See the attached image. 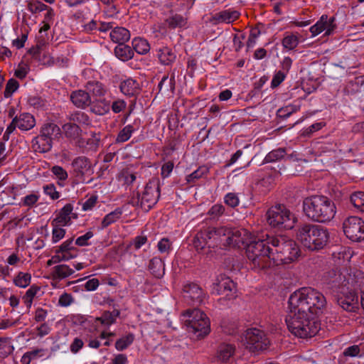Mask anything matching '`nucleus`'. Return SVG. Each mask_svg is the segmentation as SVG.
I'll list each match as a JSON object with an SVG mask.
<instances>
[{"mask_svg": "<svg viewBox=\"0 0 364 364\" xmlns=\"http://www.w3.org/2000/svg\"><path fill=\"white\" fill-rule=\"evenodd\" d=\"M324 296L319 291L304 287L295 291L289 299L286 323L289 331L299 338L312 337L320 326L316 317L326 306Z\"/></svg>", "mask_w": 364, "mask_h": 364, "instance_id": "1", "label": "nucleus"}, {"mask_svg": "<svg viewBox=\"0 0 364 364\" xmlns=\"http://www.w3.org/2000/svg\"><path fill=\"white\" fill-rule=\"evenodd\" d=\"M248 246L247 257L254 268L262 269L273 265L289 264L299 256L296 242L284 235L262 236Z\"/></svg>", "mask_w": 364, "mask_h": 364, "instance_id": "2", "label": "nucleus"}, {"mask_svg": "<svg viewBox=\"0 0 364 364\" xmlns=\"http://www.w3.org/2000/svg\"><path fill=\"white\" fill-rule=\"evenodd\" d=\"M303 208L308 218L320 223L331 220L336 214L334 203L323 196L306 198L304 200Z\"/></svg>", "mask_w": 364, "mask_h": 364, "instance_id": "3", "label": "nucleus"}, {"mask_svg": "<svg viewBox=\"0 0 364 364\" xmlns=\"http://www.w3.org/2000/svg\"><path fill=\"white\" fill-rule=\"evenodd\" d=\"M296 239L305 248L318 250L327 244L328 233L318 225L305 224L298 228Z\"/></svg>", "mask_w": 364, "mask_h": 364, "instance_id": "4", "label": "nucleus"}, {"mask_svg": "<svg viewBox=\"0 0 364 364\" xmlns=\"http://www.w3.org/2000/svg\"><path fill=\"white\" fill-rule=\"evenodd\" d=\"M218 240L220 245L224 247H238L241 245L246 246V251L248 246L262 239L258 235H255L246 229H230L225 227L218 228Z\"/></svg>", "mask_w": 364, "mask_h": 364, "instance_id": "5", "label": "nucleus"}, {"mask_svg": "<svg viewBox=\"0 0 364 364\" xmlns=\"http://www.w3.org/2000/svg\"><path fill=\"white\" fill-rule=\"evenodd\" d=\"M181 320L187 330L197 334L198 337L205 336L210 332V320L200 309L186 310L181 314Z\"/></svg>", "mask_w": 364, "mask_h": 364, "instance_id": "6", "label": "nucleus"}, {"mask_svg": "<svg viewBox=\"0 0 364 364\" xmlns=\"http://www.w3.org/2000/svg\"><path fill=\"white\" fill-rule=\"evenodd\" d=\"M268 225L279 230L291 229L296 221L294 215L284 205L272 206L266 213Z\"/></svg>", "mask_w": 364, "mask_h": 364, "instance_id": "7", "label": "nucleus"}, {"mask_svg": "<svg viewBox=\"0 0 364 364\" xmlns=\"http://www.w3.org/2000/svg\"><path fill=\"white\" fill-rule=\"evenodd\" d=\"M357 269H348L333 268L332 269L324 273L323 280L324 282L331 285L332 287H346L348 285L352 287L350 278H353L354 272Z\"/></svg>", "mask_w": 364, "mask_h": 364, "instance_id": "8", "label": "nucleus"}, {"mask_svg": "<svg viewBox=\"0 0 364 364\" xmlns=\"http://www.w3.org/2000/svg\"><path fill=\"white\" fill-rule=\"evenodd\" d=\"M242 342L246 348L252 352L265 350L269 345V341L265 333L257 328L247 330Z\"/></svg>", "mask_w": 364, "mask_h": 364, "instance_id": "9", "label": "nucleus"}, {"mask_svg": "<svg viewBox=\"0 0 364 364\" xmlns=\"http://www.w3.org/2000/svg\"><path fill=\"white\" fill-rule=\"evenodd\" d=\"M60 134V129L58 125L53 123L44 124L41 128L40 135L36 139V144H38L39 151H49L52 148L53 139Z\"/></svg>", "mask_w": 364, "mask_h": 364, "instance_id": "10", "label": "nucleus"}, {"mask_svg": "<svg viewBox=\"0 0 364 364\" xmlns=\"http://www.w3.org/2000/svg\"><path fill=\"white\" fill-rule=\"evenodd\" d=\"M195 249L200 252H204L205 247H214L220 245L218 240V228H208L200 231L195 236L193 242Z\"/></svg>", "mask_w": 364, "mask_h": 364, "instance_id": "11", "label": "nucleus"}, {"mask_svg": "<svg viewBox=\"0 0 364 364\" xmlns=\"http://www.w3.org/2000/svg\"><path fill=\"white\" fill-rule=\"evenodd\" d=\"M343 232L346 237L353 242L364 240V221L358 216H350L343 223Z\"/></svg>", "mask_w": 364, "mask_h": 364, "instance_id": "12", "label": "nucleus"}, {"mask_svg": "<svg viewBox=\"0 0 364 364\" xmlns=\"http://www.w3.org/2000/svg\"><path fill=\"white\" fill-rule=\"evenodd\" d=\"M159 198V183L150 181L146 185L142 193L139 196L137 205L144 211H149L156 203Z\"/></svg>", "mask_w": 364, "mask_h": 364, "instance_id": "13", "label": "nucleus"}, {"mask_svg": "<svg viewBox=\"0 0 364 364\" xmlns=\"http://www.w3.org/2000/svg\"><path fill=\"white\" fill-rule=\"evenodd\" d=\"M336 28L335 18L323 14L316 23L310 27L309 31L312 37L317 36L322 33H323V36H329L333 33Z\"/></svg>", "mask_w": 364, "mask_h": 364, "instance_id": "14", "label": "nucleus"}, {"mask_svg": "<svg viewBox=\"0 0 364 364\" xmlns=\"http://www.w3.org/2000/svg\"><path fill=\"white\" fill-rule=\"evenodd\" d=\"M212 291L218 295H224L230 300L235 297V284L229 277H221L218 282L213 284Z\"/></svg>", "mask_w": 364, "mask_h": 364, "instance_id": "15", "label": "nucleus"}, {"mask_svg": "<svg viewBox=\"0 0 364 364\" xmlns=\"http://www.w3.org/2000/svg\"><path fill=\"white\" fill-rule=\"evenodd\" d=\"M55 253L59 255L62 261H69L77 257L78 250L73 246V239L70 238L58 246Z\"/></svg>", "mask_w": 364, "mask_h": 364, "instance_id": "16", "label": "nucleus"}, {"mask_svg": "<svg viewBox=\"0 0 364 364\" xmlns=\"http://www.w3.org/2000/svg\"><path fill=\"white\" fill-rule=\"evenodd\" d=\"M338 305L346 311H353L358 306V296L352 291L341 292L337 299Z\"/></svg>", "mask_w": 364, "mask_h": 364, "instance_id": "17", "label": "nucleus"}, {"mask_svg": "<svg viewBox=\"0 0 364 364\" xmlns=\"http://www.w3.org/2000/svg\"><path fill=\"white\" fill-rule=\"evenodd\" d=\"M76 218V214L73 213V206L70 203H68L58 211L52 222L53 224L68 226L71 224L72 219Z\"/></svg>", "mask_w": 364, "mask_h": 364, "instance_id": "18", "label": "nucleus"}, {"mask_svg": "<svg viewBox=\"0 0 364 364\" xmlns=\"http://www.w3.org/2000/svg\"><path fill=\"white\" fill-rule=\"evenodd\" d=\"M183 296L193 304H198L203 301L204 293L203 289L196 284H188L183 287Z\"/></svg>", "mask_w": 364, "mask_h": 364, "instance_id": "19", "label": "nucleus"}, {"mask_svg": "<svg viewBox=\"0 0 364 364\" xmlns=\"http://www.w3.org/2000/svg\"><path fill=\"white\" fill-rule=\"evenodd\" d=\"M14 123L22 131L31 129L36 125L33 116L29 113H22L14 118Z\"/></svg>", "mask_w": 364, "mask_h": 364, "instance_id": "20", "label": "nucleus"}, {"mask_svg": "<svg viewBox=\"0 0 364 364\" xmlns=\"http://www.w3.org/2000/svg\"><path fill=\"white\" fill-rule=\"evenodd\" d=\"M62 129L65 136L69 139L74 141L77 145V141L82 136V130L80 126L70 122L63 124Z\"/></svg>", "mask_w": 364, "mask_h": 364, "instance_id": "21", "label": "nucleus"}, {"mask_svg": "<svg viewBox=\"0 0 364 364\" xmlns=\"http://www.w3.org/2000/svg\"><path fill=\"white\" fill-rule=\"evenodd\" d=\"M70 100L79 108H85L91 103V98L89 94L81 90L73 92L70 95Z\"/></svg>", "mask_w": 364, "mask_h": 364, "instance_id": "22", "label": "nucleus"}, {"mask_svg": "<svg viewBox=\"0 0 364 364\" xmlns=\"http://www.w3.org/2000/svg\"><path fill=\"white\" fill-rule=\"evenodd\" d=\"M235 353V346L232 344L223 343L220 345L216 353L218 361L221 363L228 362L233 357Z\"/></svg>", "mask_w": 364, "mask_h": 364, "instance_id": "23", "label": "nucleus"}, {"mask_svg": "<svg viewBox=\"0 0 364 364\" xmlns=\"http://www.w3.org/2000/svg\"><path fill=\"white\" fill-rule=\"evenodd\" d=\"M72 167L77 176H83L90 169L91 163L85 156H79L72 162Z\"/></svg>", "mask_w": 364, "mask_h": 364, "instance_id": "24", "label": "nucleus"}, {"mask_svg": "<svg viewBox=\"0 0 364 364\" xmlns=\"http://www.w3.org/2000/svg\"><path fill=\"white\" fill-rule=\"evenodd\" d=\"M121 92L127 96H134L139 92V84L132 78H127L120 84Z\"/></svg>", "mask_w": 364, "mask_h": 364, "instance_id": "25", "label": "nucleus"}, {"mask_svg": "<svg viewBox=\"0 0 364 364\" xmlns=\"http://www.w3.org/2000/svg\"><path fill=\"white\" fill-rule=\"evenodd\" d=\"M240 14L235 10H225L220 12L216 13L213 18L216 23H230L239 18Z\"/></svg>", "mask_w": 364, "mask_h": 364, "instance_id": "26", "label": "nucleus"}, {"mask_svg": "<svg viewBox=\"0 0 364 364\" xmlns=\"http://www.w3.org/2000/svg\"><path fill=\"white\" fill-rule=\"evenodd\" d=\"M109 36L112 41L114 43H119V45L121 43L124 44L130 38L129 31L123 27L115 28L110 32Z\"/></svg>", "mask_w": 364, "mask_h": 364, "instance_id": "27", "label": "nucleus"}, {"mask_svg": "<svg viewBox=\"0 0 364 364\" xmlns=\"http://www.w3.org/2000/svg\"><path fill=\"white\" fill-rule=\"evenodd\" d=\"M99 141V136L95 133H92L90 136L88 138H84L81 136V138L77 141V146L80 148L92 150L97 148Z\"/></svg>", "mask_w": 364, "mask_h": 364, "instance_id": "28", "label": "nucleus"}, {"mask_svg": "<svg viewBox=\"0 0 364 364\" xmlns=\"http://www.w3.org/2000/svg\"><path fill=\"white\" fill-rule=\"evenodd\" d=\"M352 287L354 288H359L361 293L360 304L364 309V276L363 273L360 271L354 272L353 278H350Z\"/></svg>", "mask_w": 364, "mask_h": 364, "instance_id": "29", "label": "nucleus"}, {"mask_svg": "<svg viewBox=\"0 0 364 364\" xmlns=\"http://www.w3.org/2000/svg\"><path fill=\"white\" fill-rule=\"evenodd\" d=\"M75 271L67 264L56 265L53 268L52 276L54 279H63L72 275Z\"/></svg>", "mask_w": 364, "mask_h": 364, "instance_id": "30", "label": "nucleus"}, {"mask_svg": "<svg viewBox=\"0 0 364 364\" xmlns=\"http://www.w3.org/2000/svg\"><path fill=\"white\" fill-rule=\"evenodd\" d=\"M158 58L164 65H170L176 59V54L168 47H163L158 51Z\"/></svg>", "mask_w": 364, "mask_h": 364, "instance_id": "31", "label": "nucleus"}, {"mask_svg": "<svg viewBox=\"0 0 364 364\" xmlns=\"http://www.w3.org/2000/svg\"><path fill=\"white\" fill-rule=\"evenodd\" d=\"M114 53L117 58L122 61H127L131 59L134 55L132 48L129 46L124 45V43H121L116 46Z\"/></svg>", "mask_w": 364, "mask_h": 364, "instance_id": "32", "label": "nucleus"}, {"mask_svg": "<svg viewBox=\"0 0 364 364\" xmlns=\"http://www.w3.org/2000/svg\"><path fill=\"white\" fill-rule=\"evenodd\" d=\"M87 90L96 97H103L107 92V88L100 82L90 81L86 85Z\"/></svg>", "mask_w": 364, "mask_h": 364, "instance_id": "33", "label": "nucleus"}, {"mask_svg": "<svg viewBox=\"0 0 364 364\" xmlns=\"http://www.w3.org/2000/svg\"><path fill=\"white\" fill-rule=\"evenodd\" d=\"M149 267L156 277L159 278L164 274V264L160 258L154 257L151 259Z\"/></svg>", "mask_w": 364, "mask_h": 364, "instance_id": "34", "label": "nucleus"}, {"mask_svg": "<svg viewBox=\"0 0 364 364\" xmlns=\"http://www.w3.org/2000/svg\"><path fill=\"white\" fill-rule=\"evenodd\" d=\"M299 44V36L291 33H286L282 39L283 47L289 50H294Z\"/></svg>", "mask_w": 364, "mask_h": 364, "instance_id": "35", "label": "nucleus"}, {"mask_svg": "<svg viewBox=\"0 0 364 364\" xmlns=\"http://www.w3.org/2000/svg\"><path fill=\"white\" fill-rule=\"evenodd\" d=\"M31 275L27 272H19L14 278V284L19 288H26L29 286Z\"/></svg>", "mask_w": 364, "mask_h": 364, "instance_id": "36", "label": "nucleus"}, {"mask_svg": "<svg viewBox=\"0 0 364 364\" xmlns=\"http://www.w3.org/2000/svg\"><path fill=\"white\" fill-rule=\"evenodd\" d=\"M119 315V311L118 310H114L112 312L106 311L100 317L97 318L96 320L100 321L105 326H109L116 321Z\"/></svg>", "mask_w": 364, "mask_h": 364, "instance_id": "37", "label": "nucleus"}, {"mask_svg": "<svg viewBox=\"0 0 364 364\" xmlns=\"http://www.w3.org/2000/svg\"><path fill=\"white\" fill-rule=\"evenodd\" d=\"M132 46L136 53L144 55L147 53L150 50L149 42L141 38H135L132 41Z\"/></svg>", "mask_w": 364, "mask_h": 364, "instance_id": "38", "label": "nucleus"}, {"mask_svg": "<svg viewBox=\"0 0 364 364\" xmlns=\"http://www.w3.org/2000/svg\"><path fill=\"white\" fill-rule=\"evenodd\" d=\"M40 290V287L37 285H32L26 291V294L23 296V300L28 309H30L31 307L33 299L36 296Z\"/></svg>", "mask_w": 364, "mask_h": 364, "instance_id": "39", "label": "nucleus"}, {"mask_svg": "<svg viewBox=\"0 0 364 364\" xmlns=\"http://www.w3.org/2000/svg\"><path fill=\"white\" fill-rule=\"evenodd\" d=\"M69 119L72 123L77 125H89L90 120L88 116L82 112H76L69 115Z\"/></svg>", "mask_w": 364, "mask_h": 364, "instance_id": "40", "label": "nucleus"}, {"mask_svg": "<svg viewBox=\"0 0 364 364\" xmlns=\"http://www.w3.org/2000/svg\"><path fill=\"white\" fill-rule=\"evenodd\" d=\"M136 130L132 124H128L125 126L120 132H119L116 141L117 143H124L127 141H128L133 133Z\"/></svg>", "mask_w": 364, "mask_h": 364, "instance_id": "41", "label": "nucleus"}, {"mask_svg": "<svg viewBox=\"0 0 364 364\" xmlns=\"http://www.w3.org/2000/svg\"><path fill=\"white\" fill-rule=\"evenodd\" d=\"M122 210L120 208H116L112 212L108 213L105 216L102 220V225L103 228H106L111 224L117 221L122 216Z\"/></svg>", "mask_w": 364, "mask_h": 364, "instance_id": "42", "label": "nucleus"}, {"mask_svg": "<svg viewBox=\"0 0 364 364\" xmlns=\"http://www.w3.org/2000/svg\"><path fill=\"white\" fill-rule=\"evenodd\" d=\"M350 202L355 208L364 212V192L358 191L353 193L350 196Z\"/></svg>", "mask_w": 364, "mask_h": 364, "instance_id": "43", "label": "nucleus"}, {"mask_svg": "<svg viewBox=\"0 0 364 364\" xmlns=\"http://www.w3.org/2000/svg\"><path fill=\"white\" fill-rule=\"evenodd\" d=\"M51 225L53 226L52 242L57 243L65 237L66 231L63 228V226L59 224H53V222H52Z\"/></svg>", "mask_w": 364, "mask_h": 364, "instance_id": "44", "label": "nucleus"}, {"mask_svg": "<svg viewBox=\"0 0 364 364\" xmlns=\"http://www.w3.org/2000/svg\"><path fill=\"white\" fill-rule=\"evenodd\" d=\"M168 26L171 28H183L186 26L187 19L181 15H173L167 19Z\"/></svg>", "mask_w": 364, "mask_h": 364, "instance_id": "45", "label": "nucleus"}, {"mask_svg": "<svg viewBox=\"0 0 364 364\" xmlns=\"http://www.w3.org/2000/svg\"><path fill=\"white\" fill-rule=\"evenodd\" d=\"M51 172L55 176L56 179L58 180V183L60 186H63L62 182L66 181L68 177L67 171L60 166H54L51 168Z\"/></svg>", "mask_w": 364, "mask_h": 364, "instance_id": "46", "label": "nucleus"}, {"mask_svg": "<svg viewBox=\"0 0 364 364\" xmlns=\"http://www.w3.org/2000/svg\"><path fill=\"white\" fill-rule=\"evenodd\" d=\"M285 155V150L284 149H277L270 151L265 156L264 161L265 163H272L276 161L280 160Z\"/></svg>", "mask_w": 364, "mask_h": 364, "instance_id": "47", "label": "nucleus"}, {"mask_svg": "<svg viewBox=\"0 0 364 364\" xmlns=\"http://www.w3.org/2000/svg\"><path fill=\"white\" fill-rule=\"evenodd\" d=\"M134 339L133 334H128L116 341L115 348L118 350H123L130 346Z\"/></svg>", "mask_w": 364, "mask_h": 364, "instance_id": "48", "label": "nucleus"}, {"mask_svg": "<svg viewBox=\"0 0 364 364\" xmlns=\"http://www.w3.org/2000/svg\"><path fill=\"white\" fill-rule=\"evenodd\" d=\"M19 87V83L18 81L15 79H10L5 87L4 90V97H10Z\"/></svg>", "mask_w": 364, "mask_h": 364, "instance_id": "49", "label": "nucleus"}, {"mask_svg": "<svg viewBox=\"0 0 364 364\" xmlns=\"http://www.w3.org/2000/svg\"><path fill=\"white\" fill-rule=\"evenodd\" d=\"M352 253L350 249L346 247L341 248L340 251L333 252V257L334 259L342 260L343 262L348 261L351 257Z\"/></svg>", "mask_w": 364, "mask_h": 364, "instance_id": "50", "label": "nucleus"}, {"mask_svg": "<svg viewBox=\"0 0 364 364\" xmlns=\"http://www.w3.org/2000/svg\"><path fill=\"white\" fill-rule=\"evenodd\" d=\"M301 108V105L299 104H292L287 105L284 107L281 108L279 110L280 114L283 117H288L292 113L298 112Z\"/></svg>", "mask_w": 364, "mask_h": 364, "instance_id": "51", "label": "nucleus"}, {"mask_svg": "<svg viewBox=\"0 0 364 364\" xmlns=\"http://www.w3.org/2000/svg\"><path fill=\"white\" fill-rule=\"evenodd\" d=\"M171 245L172 242L168 238L164 237L157 244L158 250L161 253L168 254L171 250Z\"/></svg>", "mask_w": 364, "mask_h": 364, "instance_id": "52", "label": "nucleus"}, {"mask_svg": "<svg viewBox=\"0 0 364 364\" xmlns=\"http://www.w3.org/2000/svg\"><path fill=\"white\" fill-rule=\"evenodd\" d=\"M43 192L46 195L49 196L53 200L58 199L60 197V193L56 191L55 185L52 183L44 186Z\"/></svg>", "mask_w": 364, "mask_h": 364, "instance_id": "53", "label": "nucleus"}, {"mask_svg": "<svg viewBox=\"0 0 364 364\" xmlns=\"http://www.w3.org/2000/svg\"><path fill=\"white\" fill-rule=\"evenodd\" d=\"M29 70V66L27 64L21 63L15 70V75L18 78L23 79L28 73Z\"/></svg>", "mask_w": 364, "mask_h": 364, "instance_id": "54", "label": "nucleus"}, {"mask_svg": "<svg viewBox=\"0 0 364 364\" xmlns=\"http://www.w3.org/2000/svg\"><path fill=\"white\" fill-rule=\"evenodd\" d=\"M239 202L237 196L234 193H228L225 196V203L232 208L237 206Z\"/></svg>", "mask_w": 364, "mask_h": 364, "instance_id": "55", "label": "nucleus"}, {"mask_svg": "<svg viewBox=\"0 0 364 364\" xmlns=\"http://www.w3.org/2000/svg\"><path fill=\"white\" fill-rule=\"evenodd\" d=\"M39 199V196L35 193L29 194L22 199V205L31 207Z\"/></svg>", "mask_w": 364, "mask_h": 364, "instance_id": "56", "label": "nucleus"}, {"mask_svg": "<svg viewBox=\"0 0 364 364\" xmlns=\"http://www.w3.org/2000/svg\"><path fill=\"white\" fill-rule=\"evenodd\" d=\"M84 342L80 338H75L73 341L71 343L70 346V351L75 354L79 352V350L83 347Z\"/></svg>", "mask_w": 364, "mask_h": 364, "instance_id": "57", "label": "nucleus"}, {"mask_svg": "<svg viewBox=\"0 0 364 364\" xmlns=\"http://www.w3.org/2000/svg\"><path fill=\"white\" fill-rule=\"evenodd\" d=\"M225 208L220 204H215L209 210L208 214L213 218H218L224 213Z\"/></svg>", "mask_w": 364, "mask_h": 364, "instance_id": "58", "label": "nucleus"}, {"mask_svg": "<svg viewBox=\"0 0 364 364\" xmlns=\"http://www.w3.org/2000/svg\"><path fill=\"white\" fill-rule=\"evenodd\" d=\"M285 79V75L282 71L277 72L271 82L272 87H277L279 86Z\"/></svg>", "mask_w": 364, "mask_h": 364, "instance_id": "59", "label": "nucleus"}, {"mask_svg": "<svg viewBox=\"0 0 364 364\" xmlns=\"http://www.w3.org/2000/svg\"><path fill=\"white\" fill-rule=\"evenodd\" d=\"M93 237L92 232H87L85 235L78 237L75 240V244L78 246H86L88 245V240Z\"/></svg>", "mask_w": 364, "mask_h": 364, "instance_id": "60", "label": "nucleus"}, {"mask_svg": "<svg viewBox=\"0 0 364 364\" xmlns=\"http://www.w3.org/2000/svg\"><path fill=\"white\" fill-rule=\"evenodd\" d=\"M73 301L71 294L68 293H63L59 298L58 304L60 306H68Z\"/></svg>", "mask_w": 364, "mask_h": 364, "instance_id": "61", "label": "nucleus"}, {"mask_svg": "<svg viewBox=\"0 0 364 364\" xmlns=\"http://www.w3.org/2000/svg\"><path fill=\"white\" fill-rule=\"evenodd\" d=\"M28 9L32 13H37L46 10L48 9V6L41 2L37 1L30 4Z\"/></svg>", "mask_w": 364, "mask_h": 364, "instance_id": "62", "label": "nucleus"}, {"mask_svg": "<svg viewBox=\"0 0 364 364\" xmlns=\"http://www.w3.org/2000/svg\"><path fill=\"white\" fill-rule=\"evenodd\" d=\"M6 262L9 265L18 267L19 263L23 262L21 257L17 253H12L7 257Z\"/></svg>", "mask_w": 364, "mask_h": 364, "instance_id": "63", "label": "nucleus"}, {"mask_svg": "<svg viewBox=\"0 0 364 364\" xmlns=\"http://www.w3.org/2000/svg\"><path fill=\"white\" fill-rule=\"evenodd\" d=\"M127 106L126 102L122 100H117L113 102L112 105V110L114 113H119L123 111Z\"/></svg>", "mask_w": 364, "mask_h": 364, "instance_id": "64", "label": "nucleus"}]
</instances>
